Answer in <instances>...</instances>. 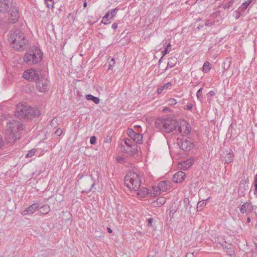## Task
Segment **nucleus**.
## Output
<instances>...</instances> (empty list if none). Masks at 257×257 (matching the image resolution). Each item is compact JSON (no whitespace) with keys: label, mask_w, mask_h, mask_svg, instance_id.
I'll list each match as a JSON object with an SVG mask.
<instances>
[{"label":"nucleus","mask_w":257,"mask_h":257,"mask_svg":"<svg viewBox=\"0 0 257 257\" xmlns=\"http://www.w3.org/2000/svg\"><path fill=\"white\" fill-rule=\"evenodd\" d=\"M202 88H200L196 93V96L198 99H199V100L201 101L202 100Z\"/></svg>","instance_id":"f704fd0d"},{"label":"nucleus","mask_w":257,"mask_h":257,"mask_svg":"<svg viewBox=\"0 0 257 257\" xmlns=\"http://www.w3.org/2000/svg\"><path fill=\"white\" fill-rule=\"evenodd\" d=\"M177 58L175 57H171L168 59V62L166 68L164 71H166L169 68H172L177 63Z\"/></svg>","instance_id":"aec40b11"},{"label":"nucleus","mask_w":257,"mask_h":257,"mask_svg":"<svg viewBox=\"0 0 257 257\" xmlns=\"http://www.w3.org/2000/svg\"><path fill=\"white\" fill-rule=\"evenodd\" d=\"M8 40L12 47L19 51L24 50L28 43L24 33L20 30H11Z\"/></svg>","instance_id":"f03ea898"},{"label":"nucleus","mask_w":257,"mask_h":257,"mask_svg":"<svg viewBox=\"0 0 257 257\" xmlns=\"http://www.w3.org/2000/svg\"><path fill=\"white\" fill-rule=\"evenodd\" d=\"M171 44H168L165 47L164 50L162 52L163 56H164L167 54L169 53L171 49Z\"/></svg>","instance_id":"2f4dec72"},{"label":"nucleus","mask_w":257,"mask_h":257,"mask_svg":"<svg viewBox=\"0 0 257 257\" xmlns=\"http://www.w3.org/2000/svg\"><path fill=\"white\" fill-rule=\"evenodd\" d=\"M107 61H108L109 64L108 69H111V67L114 65L115 60L113 58L109 57L108 58Z\"/></svg>","instance_id":"72a5a7b5"},{"label":"nucleus","mask_w":257,"mask_h":257,"mask_svg":"<svg viewBox=\"0 0 257 257\" xmlns=\"http://www.w3.org/2000/svg\"><path fill=\"white\" fill-rule=\"evenodd\" d=\"M209 199H210V197H209L208 198H207L206 200H203L201 201H199L198 203L197 206V210H199V211L202 210L203 209L204 207L206 204V201H208Z\"/></svg>","instance_id":"393cba45"},{"label":"nucleus","mask_w":257,"mask_h":257,"mask_svg":"<svg viewBox=\"0 0 257 257\" xmlns=\"http://www.w3.org/2000/svg\"><path fill=\"white\" fill-rule=\"evenodd\" d=\"M185 206H188L190 204V201L188 198H185L183 200Z\"/></svg>","instance_id":"c03bdc74"},{"label":"nucleus","mask_w":257,"mask_h":257,"mask_svg":"<svg viewBox=\"0 0 257 257\" xmlns=\"http://www.w3.org/2000/svg\"><path fill=\"white\" fill-rule=\"evenodd\" d=\"M28 109V105L23 103H19L17 105L15 115L21 118H25V113H26Z\"/></svg>","instance_id":"f8f14e48"},{"label":"nucleus","mask_w":257,"mask_h":257,"mask_svg":"<svg viewBox=\"0 0 257 257\" xmlns=\"http://www.w3.org/2000/svg\"><path fill=\"white\" fill-rule=\"evenodd\" d=\"M137 194L140 197H145L148 193V190L146 188H142L137 191Z\"/></svg>","instance_id":"5701e85b"},{"label":"nucleus","mask_w":257,"mask_h":257,"mask_svg":"<svg viewBox=\"0 0 257 257\" xmlns=\"http://www.w3.org/2000/svg\"><path fill=\"white\" fill-rule=\"evenodd\" d=\"M124 143L126 145V147H124L123 151L131 155L137 153V146L132 140L129 139H125Z\"/></svg>","instance_id":"0eeeda50"},{"label":"nucleus","mask_w":257,"mask_h":257,"mask_svg":"<svg viewBox=\"0 0 257 257\" xmlns=\"http://www.w3.org/2000/svg\"><path fill=\"white\" fill-rule=\"evenodd\" d=\"M233 4V1H231L229 2L227 4L224 5L223 7V9L224 10L229 9L232 6Z\"/></svg>","instance_id":"c9c22d12"},{"label":"nucleus","mask_w":257,"mask_h":257,"mask_svg":"<svg viewBox=\"0 0 257 257\" xmlns=\"http://www.w3.org/2000/svg\"><path fill=\"white\" fill-rule=\"evenodd\" d=\"M248 6H247V4H245V5H242V7L241 8L242 9V11H244L246 10Z\"/></svg>","instance_id":"603ef678"},{"label":"nucleus","mask_w":257,"mask_h":257,"mask_svg":"<svg viewBox=\"0 0 257 257\" xmlns=\"http://www.w3.org/2000/svg\"><path fill=\"white\" fill-rule=\"evenodd\" d=\"M164 56H162V57L160 59V60H159V63L160 64L161 62V61H162V59H163V57Z\"/></svg>","instance_id":"052dcab7"},{"label":"nucleus","mask_w":257,"mask_h":257,"mask_svg":"<svg viewBox=\"0 0 257 257\" xmlns=\"http://www.w3.org/2000/svg\"><path fill=\"white\" fill-rule=\"evenodd\" d=\"M87 5V3L86 1H85L84 2V4H83L84 7H86Z\"/></svg>","instance_id":"6e6d98bb"},{"label":"nucleus","mask_w":257,"mask_h":257,"mask_svg":"<svg viewBox=\"0 0 257 257\" xmlns=\"http://www.w3.org/2000/svg\"><path fill=\"white\" fill-rule=\"evenodd\" d=\"M193 107V105L191 103H188L186 105L184 106V109L185 110H191Z\"/></svg>","instance_id":"a19ab883"},{"label":"nucleus","mask_w":257,"mask_h":257,"mask_svg":"<svg viewBox=\"0 0 257 257\" xmlns=\"http://www.w3.org/2000/svg\"><path fill=\"white\" fill-rule=\"evenodd\" d=\"M86 98L87 100H92L95 104H98L100 102V99L98 97L94 96L91 94H87L86 95Z\"/></svg>","instance_id":"b1692460"},{"label":"nucleus","mask_w":257,"mask_h":257,"mask_svg":"<svg viewBox=\"0 0 257 257\" xmlns=\"http://www.w3.org/2000/svg\"><path fill=\"white\" fill-rule=\"evenodd\" d=\"M231 61L230 59H227L223 64V68L224 71H227L230 66Z\"/></svg>","instance_id":"c85d7f7f"},{"label":"nucleus","mask_w":257,"mask_h":257,"mask_svg":"<svg viewBox=\"0 0 257 257\" xmlns=\"http://www.w3.org/2000/svg\"><path fill=\"white\" fill-rule=\"evenodd\" d=\"M154 189V192L153 193V194H154V196L155 195H158L159 194L158 193V190H156V192H155V189L154 188L153 189Z\"/></svg>","instance_id":"5fc2aeb1"},{"label":"nucleus","mask_w":257,"mask_h":257,"mask_svg":"<svg viewBox=\"0 0 257 257\" xmlns=\"http://www.w3.org/2000/svg\"><path fill=\"white\" fill-rule=\"evenodd\" d=\"M124 181L125 185L130 190L135 192L137 191L141 186V178L137 172H128L125 176Z\"/></svg>","instance_id":"20e7f679"},{"label":"nucleus","mask_w":257,"mask_h":257,"mask_svg":"<svg viewBox=\"0 0 257 257\" xmlns=\"http://www.w3.org/2000/svg\"><path fill=\"white\" fill-rule=\"evenodd\" d=\"M185 178L186 175L185 173L182 171H179L174 175L172 180L176 183H182Z\"/></svg>","instance_id":"f3484780"},{"label":"nucleus","mask_w":257,"mask_h":257,"mask_svg":"<svg viewBox=\"0 0 257 257\" xmlns=\"http://www.w3.org/2000/svg\"><path fill=\"white\" fill-rule=\"evenodd\" d=\"M172 85V84L170 82H168L165 84H164L163 85H161V86L163 88V89H168L170 87H171Z\"/></svg>","instance_id":"4c0bfd02"},{"label":"nucleus","mask_w":257,"mask_h":257,"mask_svg":"<svg viewBox=\"0 0 257 257\" xmlns=\"http://www.w3.org/2000/svg\"><path fill=\"white\" fill-rule=\"evenodd\" d=\"M36 152V149H33L28 151V153L26 154L25 157L26 158H30L33 156Z\"/></svg>","instance_id":"7c9ffc66"},{"label":"nucleus","mask_w":257,"mask_h":257,"mask_svg":"<svg viewBox=\"0 0 257 257\" xmlns=\"http://www.w3.org/2000/svg\"><path fill=\"white\" fill-rule=\"evenodd\" d=\"M3 145V141L2 139V137L0 135V147H1Z\"/></svg>","instance_id":"864d4df0"},{"label":"nucleus","mask_w":257,"mask_h":257,"mask_svg":"<svg viewBox=\"0 0 257 257\" xmlns=\"http://www.w3.org/2000/svg\"><path fill=\"white\" fill-rule=\"evenodd\" d=\"M92 180H98L99 178V173L97 170H93L90 175Z\"/></svg>","instance_id":"bb28decb"},{"label":"nucleus","mask_w":257,"mask_h":257,"mask_svg":"<svg viewBox=\"0 0 257 257\" xmlns=\"http://www.w3.org/2000/svg\"><path fill=\"white\" fill-rule=\"evenodd\" d=\"M251 2H252V0H248L247 1L243 3L242 4V5H245V4H247V6H249Z\"/></svg>","instance_id":"09e8293b"},{"label":"nucleus","mask_w":257,"mask_h":257,"mask_svg":"<svg viewBox=\"0 0 257 257\" xmlns=\"http://www.w3.org/2000/svg\"><path fill=\"white\" fill-rule=\"evenodd\" d=\"M24 126L20 122L17 120L10 121L6 130V140L10 143H13L20 138L19 132L23 131Z\"/></svg>","instance_id":"7ed1b4c3"},{"label":"nucleus","mask_w":257,"mask_h":257,"mask_svg":"<svg viewBox=\"0 0 257 257\" xmlns=\"http://www.w3.org/2000/svg\"><path fill=\"white\" fill-rule=\"evenodd\" d=\"M41 50L37 47H34L31 51L25 53L24 56V61L29 65H33L40 62L42 59Z\"/></svg>","instance_id":"423d86ee"},{"label":"nucleus","mask_w":257,"mask_h":257,"mask_svg":"<svg viewBox=\"0 0 257 257\" xmlns=\"http://www.w3.org/2000/svg\"><path fill=\"white\" fill-rule=\"evenodd\" d=\"M211 65L208 61H206L202 67V71L205 73H207L211 69Z\"/></svg>","instance_id":"a878e982"},{"label":"nucleus","mask_w":257,"mask_h":257,"mask_svg":"<svg viewBox=\"0 0 257 257\" xmlns=\"http://www.w3.org/2000/svg\"><path fill=\"white\" fill-rule=\"evenodd\" d=\"M157 187L160 191L165 192L168 190L167 182L165 181H161L159 183Z\"/></svg>","instance_id":"412c9836"},{"label":"nucleus","mask_w":257,"mask_h":257,"mask_svg":"<svg viewBox=\"0 0 257 257\" xmlns=\"http://www.w3.org/2000/svg\"><path fill=\"white\" fill-rule=\"evenodd\" d=\"M178 125L176 120L165 118H158L155 123V126L157 128L168 133L176 129Z\"/></svg>","instance_id":"39448f33"},{"label":"nucleus","mask_w":257,"mask_h":257,"mask_svg":"<svg viewBox=\"0 0 257 257\" xmlns=\"http://www.w3.org/2000/svg\"><path fill=\"white\" fill-rule=\"evenodd\" d=\"M205 26H211L212 25V23L210 22L209 20H207L205 22Z\"/></svg>","instance_id":"3c124183"},{"label":"nucleus","mask_w":257,"mask_h":257,"mask_svg":"<svg viewBox=\"0 0 257 257\" xmlns=\"http://www.w3.org/2000/svg\"><path fill=\"white\" fill-rule=\"evenodd\" d=\"M222 247H223L224 248H226V246H225V247H224V245H222Z\"/></svg>","instance_id":"0e129e2a"},{"label":"nucleus","mask_w":257,"mask_h":257,"mask_svg":"<svg viewBox=\"0 0 257 257\" xmlns=\"http://www.w3.org/2000/svg\"><path fill=\"white\" fill-rule=\"evenodd\" d=\"M177 131L183 136H188L191 132V125L188 122H184L181 124Z\"/></svg>","instance_id":"4468645a"},{"label":"nucleus","mask_w":257,"mask_h":257,"mask_svg":"<svg viewBox=\"0 0 257 257\" xmlns=\"http://www.w3.org/2000/svg\"><path fill=\"white\" fill-rule=\"evenodd\" d=\"M111 137L110 136H107L106 138H104V142L106 143H109L111 142Z\"/></svg>","instance_id":"79ce46f5"},{"label":"nucleus","mask_w":257,"mask_h":257,"mask_svg":"<svg viewBox=\"0 0 257 257\" xmlns=\"http://www.w3.org/2000/svg\"><path fill=\"white\" fill-rule=\"evenodd\" d=\"M215 95V92L213 91H210L207 94V100L210 102L211 101V97Z\"/></svg>","instance_id":"e433bc0d"},{"label":"nucleus","mask_w":257,"mask_h":257,"mask_svg":"<svg viewBox=\"0 0 257 257\" xmlns=\"http://www.w3.org/2000/svg\"><path fill=\"white\" fill-rule=\"evenodd\" d=\"M204 0H196V3H199L201 2L204 1Z\"/></svg>","instance_id":"bf43d9fd"},{"label":"nucleus","mask_w":257,"mask_h":257,"mask_svg":"<svg viewBox=\"0 0 257 257\" xmlns=\"http://www.w3.org/2000/svg\"><path fill=\"white\" fill-rule=\"evenodd\" d=\"M118 11V9L117 8L111 9L102 18L101 23L104 25L110 24L111 22L110 20L113 19V18L115 16Z\"/></svg>","instance_id":"9b49d317"},{"label":"nucleus","mask_w":257,"mask_h":257,"mask_svg":"<svg viewBox=\"0 0 257 257\" xmlns=\"http://www.w3.org/2000/svg\"><path fill=\"white\" fill-rule=\"evenodd\" d=\"M194 253H195V252H188L186 255V257H194L195 256Z\"/></svg>","instance_id":"49530a36"},{"label":"nucleus","mask_w":257,"mask_h":257,"mask_svg":"<svg viewBox=\"0 0 257 257\" xmlns=\"http://www.w3.org/2000/svg\"><path fill=\"white\" fill-rule=\"evenodd\" d=\"M177 100L175 98H170L168 100V103L170 105H175L177 103Z\"/></svg>","instance_id":"58836bf2"},{"label":"nucleus","mask_w":257,"mask_h":257,"mask_svg":"<svg viewBox=\"0 0 257 257\" xmlns=\"http://www.w3.org/2000/svg\"><path fill=\"white\" fill-rule=\"evenodd\" d=\"M194 162V159L189 158L185 161L179 163V166L181 169L186 170L189 168L193 165Z\"/></svg>","instance_id":"a211bd4d"},{"label":"nucleus","mask_w":257,"mask_h":257,"mask_svg":"<svg viewBox=\"0 0 257 257\" xmlns=\"http://www.w3.org/2000/svg\"><path fill=\"white\" fill-rule=\"evenodd\" d=\"M164 89H163V88L160 86L157 89V92L159 93V94H161L163 90Z\"/></svg>","instance_id":"de8ad7c7"},{"label":"nucleus","mask_w":257,"mask_h":257,"mask_svg":"<svg viewBox=\"0 0 257 257\" xmlns=\"http://www.w3.org/2000/svg\"><path fill=\"white\" fill-rule=\"evenodd\" d=\"M50 210V208L49 205H45L40 208V212L42 214H47Z\"/></svg>","instance_id":"cd10ccee"},{"label":"nucleus","mask_w":257,"mask_h":257,"mask_svg":"<svg viewBox=\"0 0 257 257\" xmlns=\"http://www.w3.org/2000/svg\"><path fill=\"white\" fill-rule=\"evenodd\" d=\"M247 222L249 223L250 222V218L249 217H248L246 219Z\"/></svg>","instance_id":"4d7b16f0"},{"label":"nucleus","mask_w":257,"mask_h":257,"mask_svg":"<svg viewBox=\"0 0 257 257\" xmlns=\"http://www.w3.org/2000/svg\"><path fill=\"white\" fill-rule=\"evenodd\" d=\"M253 207L250 202H246L244 203L240 208V212L242 214L245 213L247 215L249 214L252 211Z\"/></svg>","instance_id":"dca6fc26"},{"label":"nucleus","mask_w":257,"mask_h":257,"mask_svg":"<svg viewBox=\"0 0 257 257\" xmlns=\"http://www.w3.org/2000/svg\"><path fill=\"white\" fill-rule=\"evenodd\" d=\"M0 12L8 14V22L11 24L16 23L19 18L18 8L14 5L13 0H0Z\"/></svg>","instance_id":"f257e3e1"},{"label":"nucleus","mask_w":257,"mask_h":257,"mask_svg":"<svg viewBox=\"0 0 257 257\" xmlns=\"http://www.w3.org/2000/svg\"><path fill=\"white\" fill-rule=\"evenodd\" d=\"M38 203H35L29 206L24 212L23 215H29L34 213L36 210L39 208Z\"/></svg>","instance_id":"6ab92c4d"},{"label":"nucleus","mask_w":257,"mask_h":257,"mask_svg":"<svg viewBox=\"0 0 257 257\" xmlns=\"http://www.w3.org/2000/svg\"><path fill=\"white\" fill-rule=\"evenodd\" d=\"M45 4L48 8L52 9L54 5L53 0H45Z\"/></svg>","instance_id":"473e14b6"},{"label":"nucleus","mask_w":257,"mask_h":257,"mask_svg":"<svg viewBox=\"0 0 257 257\" xmlns=\"http://www.w3.org/2000/svg\"><path fill=\"white\" fill-rule=\"evenodd\" d=\"M241 184H242V181H241V182H240V185H240V186H241Z\"/></svg>","instance_id":"69168bd1"},{"label":"nucleus","mask_w":257,"mask_h":257,"mask_svg":"<svg viewBox=\"0 0 257 257\" xmlns=\"http://www.w3.org/2000/svg\"><path fill=\"white\" fill-rule=\"evenodd\" d=\"M153 221V218H149L148 219V225L149 226H152Z\"/></svg>","instance_id":"a18cd8bd"},{"label":"nucleus","mask_w":257,"mask_h":257,"mask_svg":"<svg viewBox=\"0 0 257 257\" xmlns=\"http://www.w3.org/2000/svg\"><path fill=\"white\" fill-rule=\"evenodd\" d=\"M55 134L56 135L58 136H61V135L62 134V130L60 128H58L55 132Z\"/></svg>","instance_id":"37998d69"},{"label":"nucleus","mask_w":257,"mask_h":257,"mask_svg":"<svg viewBox=\"0 0 257 257\" xmlns=\"http://www.w3.org/2000/svg\"><path fill=\"white\" fill-rule=\"evenodd\" d=\"M37 88L40 92H45L49 87V81L45 77H41L36 81Z\"/></svg>","instance_id":"6e6552de"},{"label":"nucleus","mask_w":257,"mask_h":257,"mask_svg":"<svg viewBox=\"0 0 257 257\" xmlns=\"http://www.w3.org/2000/svg\"><path fill=\"white\" fill-rule=\"evenodd\" d=\"M90 143L91 145H95L96 143V138L95 136H92L90 138Z\"/></svg>","instance_id":"ea45409f"},{"label":"nucleus","mask_w":257,"mask_h":257,"mask_svg":"<svg viewBox=\"0 0 257 257\" xmlns=\"http://www.w3.org/2000/svg\"><path fill=\"white\" fill-rule=\"evenodd\" d=\"M157 204L159 205H163L166 202V198L163 197L158 198L156 201Z\"/></svg>","instance_id":"c756f323"},{"label":"nucleus","mask_w":257,"mask_h":257,"mask_svg":"<svg viewBox=\"0 0 257 257\" xmlns=\"http://www.w3.org/2000/svg\"><path fill=\"white\" fill-rule=\"evenodd\" d=\"M107 229H108V232H109V233H111L112 232V230L109 227H108Z\"/></svg>","instance_id":"13d9d810"},{"label":"nucleus","mask_w":257,"mask_h":257,"mask_svg":"<svg viewBox=\"0 0 257 257\" xmlns=\"http://www.w3.org/2000/svg\"><path fill=\"white\" fill-rule=\"evenodd\" d=\"M233 153L231 150H229L228 153L225 157V163L226 164L229 163L233 161Z\"/></svg>","instance_id":"4be33fe9"},{"label":"nucleus","mask_w":257,"mask_h":257,"mask_svg":"<svg viewBox=\"0 0 257 257\" xmlns=\"http://www.w3.org/2000/svg\"><path fill=\"white\" fill-rule=\"evenodd\" d=\"M111 28L114 30L116 29L117 28V24L116 23H113L112 25Z\"/></svg>","instance_id":"8fccbe9b"},{"label":"nucleus","mask_w":257,"mask_h":257,"mask_svg":"<svg viewBox=\"0 0 257 257\" xmlns=\"http://www.w3.org/2000/svg\"><path fill=\"white\" fill-rule=\"evenodd\" d=\"M40 114V111L38 108L31 107L28 105L27 111L25 113V118H28L31 117L38 116Z\"/></svg>","instance_id":"2eb2a0df"},{"label":"nucleus","mask_w":257,"mask_h":257,"mask_svg":"<svg viewBox=\"0 0 257 257\" xmlns=\"http://www.w3.org/2000/svg\"><path fill=\"white\" fill-rule=\"evenodd\" d=\"M254 194L257 196V190H255V192H254Z\"/></svg>","instance_id":"680f3d73"},{"label":"nucleus","mask_w":257,"mask_h":257,"mask_svg":"<svg viewBox=\"0 0 257 257\" xmlns=\"http://www.w3.org/2000/svg\"><path fill=\"white\" fill-rule=\"evenodd\" d=\"M94 184H95V183H94V182H93V184H92V185H91V186H92V187H93V186L94 185Z\"/></svg>","instance_id":"e2e57ef3"},{"label":"nucleus","mask_w":257,"mask_h":257,"mask_svg":"<svg viewBox=\"0 0 257 257\" xmlns=\"http://www.w3.org/2000/svg\"><path fill=\"white\" fill-rule=\"evenodd\" d=\"M23 76L29 81H37L39 78L38 71L34 69H30L24 71Z\"/></svg>","instance_id":"1a4fd4ad"},{"label":"nucleus","mask_w":257,"mask_h":257,"mask_svg":"<svg viewBox=\"0 0 257 257\" xmlns=\"http://www.w3.org/2000/svg\"><path fill=\"white\" fill-rule=\"evenodd\" d=\"M128 136L137 143H142L143 141V135L136 133L132 128H128L127 131Z\"/></svg>","instance_id":"ddd939ff"},{"label":"nucleus","mask_w":257,"mask_h":257,"mask_svg":"<svg viewBox=\"0 0 257 257\" xmlns=\"http://www.w3.org/2000/svg\"><path fill=\"white\" fill-rule=\"evenodd\" d=\"M178 145L180 148L184 151H189L194 147L193 143L187 139L178 140Z\"/></svg>","instance_id":"9d476101"}]
</instances>
